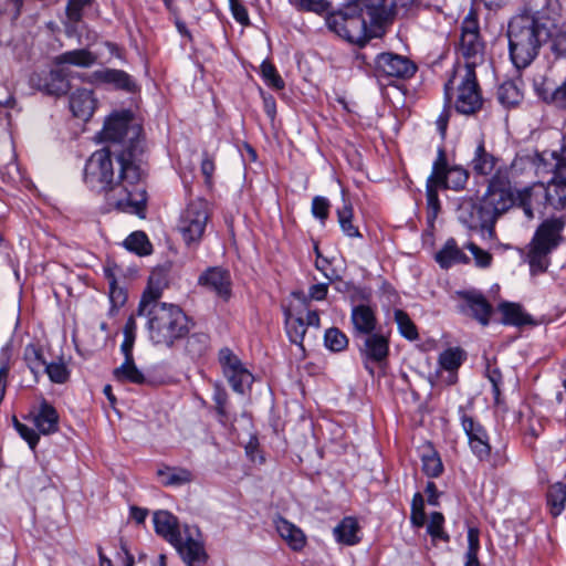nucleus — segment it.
I'll return each instance as SVG.
<instances>
[{
  "label": "nucleus",
  "mask_w": 566,
  "mask_h": 566,
  "mask_svg": "<svg viewBox=\"0 0 566 566\" xmlns=\"http://www.w3.org/2000/svg\"><path fill=\"white\" fill-rule=\"evenodd\" d=\"M155 532L171 544L187 566H199L207 560V554L197 528L185 525L180 528L178 518L168 511L154 513Z\"/></svg>",
  "instance_id": "nucleus-4"
},
{
  "label": "nucleus",
  "mask_w": 566,
  "mask_h": 566,
  "mask_svg": "<svg viewBox=\"0 0 566 566\" xmlns=\"http://www.w3.org/2000/svg\"><path fill=\"white\" fill-rule=\"evenodd\" d=\"M459 54L464 63L455 67H475L485 61V43L481 39L476 14L471 11L462 21Z\"/></svg>",
  "instance_id": "nucleus-10"
},
{
  "label": "nucleus",
  "mask_w": 566,
  "mask_h": 566,
  "mask_svg": "<svg viewBox=\"0 0 566 566\" xmlns=\"http://www.w3.org/2000/svg\"><path fill=\"white\" fill-rule=\"evenodd\" d=\"M416 0H355L359 11L365 12L370 23L384 27L390 23L399 9L411 6Z\"/></svg>",
  "instance_id": "nucleus-14"
},
{
  "label": "nucleus",
  "mask_w": 566,
  "mask_h": 566,
  "mask_svg": "<svg viewBox=\"0 0 566 566\" xmlns=\"http://www.w3.org/2000/svg\"><path fill=\"white\" fill-rule=\"evenodd\" d=\"M429 178L439 187L461 190L468 182L469 172L460 166L449 167L444 149L439 148Z\"/></svg>",
  "instance_id": "nucleus-13"
},
{
  "label": "nucleus",
  "mask_w": 566,
  "mask_h": 566,
  "mask_svg": "<svg viewBox=\"0 0 566 566\" xmlns=\"http://www.w3.org/2000/svg\"><path fill=\"white\" fill-rule=\"evenodd\" d=\"M198 284L213 292L219 298L227 302L231 297L230 273L222 268H209L198 277Z\"/></svg>",
  "instance_id": "nucleus-19"
},
{
  "label": "nucleus",
  "mask_w": 566,
  "mask_h": 566,
  "mask_svg": "<svg viewBox=\"0 0 566 566\" xmlns=\"http://www.w3.org/2000/svg\"><path fill=\"white\" fill-rule=\"evenodd\" d=\"M522 189H514L511 181L503 170H497L492 175L488 189L483 195L481 202L485 209V217L492 218L494 222L513 206L521 208Z\"/></svg>",
  "instance_id": "nucleus-6"
},
{
  "label": "nucleus",
  "mask_w": 566,
  "mask_h": 566,
  "mask_svg": "<svg viewBox=\"0 0 566 566\" xmlns=\"http://www.w3.org/2000/svg\"><path fill=\"white\" fill-rule=\"evenodd\" d=\"M90 81L92 83H106L112 84L116 88L132 91L134 87V82L130 76L122 71L116 69H103L92 73L90 76Z\"/></svg>",
  "instance_id": "nucleus-28"
},
{
  "label": "nucleus",
  "mask_w": 566,
  "mask_h": 566,
  "mask_svg": "<svg viewBox=\"0 0 566 566\" xmlns=\"http://www.w3.org/2000/svg\"><path fill=\"white\" fill-rule=\"evenodd\" d=\"M124 245L127 250L139 255H148L151 253V243L143 231H135L129 234L124 241Z\"/></svg>",
  "instance_id": "nucleus-40"
},
{
  "label": "nucleus",
  "mask_w": 566,
  "mask_h": 566,
  "mask_svg": "<svg viewBox=\"0 0 566 566\" xmlns=\"http://www.w3.org/2000/svg\"><path fill=\"white\" fill-rule=\"evenodd\" d=\"M326 25L344 40L364 45L368 39L366 20L355 3L326 17Z\"/></svg>",
  "instance_id": "nucleus-9"
},
{
  "label": "nucleus",
  "mask_w": 566,
  "mask_h": 566,
  "mask_svg": "<svg viewBox=\"0 0 566 566\" xmlns=\"http://www.w3.org/2000/svg\"><path fill=\"white\" fill-rule=\"evenodd\" d=\"M484 212L485 209L481 201L476 203L471 199H467L458 207V219L470 230H480L493 237L495 222L492 218L489 220V218L484 216Z\"/></svg>",
  "instance_id": "nucleus-15"
},
{
  "label": "nucleus",
  "mask_w": 566,
  "mask_h": 566,
  "mask_svg": "<svg viewBox=\"0 0 566 566\" xmlns=\"http://www.w3.org/2000/svg\"><path fill=\"white\" fill-rule=\"evenodd\" d=\"M376 66L378 72L398 78L411 77L417 66L408 57L394 54V53H381L377 56Z\"/></svg>",
  "instance_id": "nucleus-18"
},
{
  "label": "nucleus",
  "mask_w": 566,
  "mask_h": 566,
  "mask_svg": "<svg viewBox=\"0 0 566 566\" xmlns=\"http://www.w3.org/2000/svg\"><path fill=\"white\" fill-rule=\"evenodd\" d=\"M328 292L327 283L314 284L308 289V293L305 294L302 291L294 292L293 296L307 304L310 301H323Z\"/></svg>",
  "instance_id": "nucleus-49"
},
{
  "label": "nucleus",
  "mask_w": 566,
  "mask_h": 566,
  "mask_svg": "<svg viewBox=\"0 0 566 566\" xmlns=\"http://www.w3.org/2000/svg\"><path fill=\"white\" fill-rule=\"evenodd\" d=\"M210 218L209 202L202 198L190 200L181 211L177 230L187 245L199 243Z\"/></svg>",
  "instance_id": "nucleus-11"
},
{
  "label": "nucleus",
  "mask_w": 566,
  "mask_h": 566,
  "mask_svg": "<svg viewBox=\"0 0 566 566\" xmlns=\"http://www.w3.org/2000/svg\"><path fill=\"white\" fill-rule=\"evenodd\" d=\"M286 332L292 343L301 344L306 333V326L302 318L292 317L289 314L286 317Z\"/></svg>",
  "instance_id": "nucleus-48"
},
{
  "label": "nucleus",
  "mask_w": 566,
  "mask_h": 566,
  "mask_svg": "<svg viewBox=\"0 0 566 566\" xmlns=\"http://www.w3.org/2000/svg\"><path fill=\"white\" fill-rule=\"evenodd\" d=\"M36 77L38 82H35V76L31 78V82L49 95L59 96L65 94L70 90L67 74L64 67L57 66L50 71L44 78H41L40 76Z\"/></svg>",
  "instance_id": "nucleus-23"
},
{
  "label": "nucleus",
  "mask_w": 566,
  "mask_h": 566,
  "mask_svg": "<svg viewBox=\"0 0 566 566\" xmlns=\"http://www.w3.org/2000/svg\"><path fill=\"white\" fill-rule=\"evenodd\" d=\"M114 378L119 382H132L134 385H145V376L136 367L134 359H125L124 363L114 369Z\"/></svg>",
  "instance_id": "nucleus-36"
},
{
  "label": "nucleus",
  "mask_w": 566,
  "mask_h": 566,
  "mask_svg": "<svg viewBox=\"0 0 566 566\" xmlns=\"http://www.w3.org/2000/svg\"><path fill=\"white\" fill-rule=\"evenodd\" d=\"M411 523L417 526H423L426 522V513H424V500L421 493H416L412 497L411 502Z\"/></svg>",
  "instance_id": "nucleus-52"
},
{
  "label": "nucleus",
  "mask_w": 566,
  "mask_h": 566,
  "mask_svg": "<svg viewBox=\"0 0 566 566\" xmlns=\"http://www.w3.org/2000/svg\"><path fill=\"white\" fill-rule=\"evenodd\" d=\"M497 163L499 158L485 148L483 140H480L470 160L472 171L479 176L494 175L499 170Z\"/></svg>",
  "instance_id": "nucleus-25"
},
{
  "label": "nucleus",
  "mask_w": 566,
  "mask_h": 566,
  "mask_svg": "<svg viewBox=\"0 0 566 566\" xmlns=\"http://www.w3.org/2000/svg\"><path fill=\"white\" fill-rule=\"evenodd\" d=\"M436 261L441 268L448 269L457 263H468V256L458 248L453 239L447 241L444 247L436 254Z\"/></svg>",
  "instance_id": "nucleus-35"
},
{
  "label": "nucleus",
  "mask_w": 566,
  "mask_h": 566,
  "mask_svg": "<svg viewBox=\"0 0 566 566\" xmlns=\"http://www.w3.org/2000/svg\"><path fill=\"white\" fill-rule=\"evenodd\" d=\"M142 178L132 153L113 147L94 151L84 169L85 184L103 192L109 207L145 218L147 192Z\"/></svg>",
  "instance_id": "nucleus-1"
},
{
  "label": "nucleus",
  "mask_w": 566,
  "mask_h": 566,
  "mask_svg": "<svg viewBox=\"0 0 566 566\" xmlns=\"http://www.w3.org/2000/svg\"><path fill=\"white\" fill-rule=\"evenodd\" d=\"M394 318L397 323L398 329L400 334L409 340L418 339V331L413 322L410 319L409 315L402 310H395Z\"/></svg>",
  "instance_id": "nucleus-42"
},
{
  "label": "nucleus",
  "mask_w": 566,
  "mask_h": 566,
  "mask_svg": "<svg viewBox=\"0 0 566 566\" xmlns=\"http://www.w3.org/2000/svg\"><path fill=\"white\" fill-rule=\"evenodd\" d=\"M261 74L264 78V81L270 85L271 87L275 90H282L284 87V81L276 72L275 66L269 62L263 61L261 64Z\"/></svg>",
  "instance_id": "nucleus-51"
},
{
  "label": "nucleus",
  "mask_w": 566,
  "mask_h": 566,
  "mask_svg": "<svg viewBox=\"0 0 566 566\" xmlns=\"http://www.w3.org/2000/svg\"><path fill=\"white\" fill-rule=\"evenodd\" d=\"M443 523L444 517L440 512L431 513L427 532L432 537V541L441 539L443 542H449L450 536L444 532Z\"/></svg>",
  "instance_id": "nucleus-46"
},
{
  "label": "nucleus",
  "mask_w": 566,
  "mask_h": 566,
  "mask_svg": "<svg viewBox=\"0 0 566 566\" xmlns=\"http://www.w3.org/2000/svg\"><path fill=\"white\" fill-rule=\"evenodd\" d=\"M157 475L165 486H180L193 481V473L181 467L163 465L158 468Z\"/></svg>",
  "instance_id": "nucleus-31"
},
{
  "label": "nucleus",
  "mask_w": 566,
  "mask_h": 566,
  "mask_svg": "<svg viewBox=\"0 0 566 566\" xmlns=\"http://www.w3.org/2000/svg\"><path fill=\"white\" fill-rule=\"evenodd\" d=\"M352 322L355 331L361 336L373 333L376 327L374 311L366 305H358L353 308Z\"/></svg>",
  "instance_id": "nucleus-34"
},
{
  "label": "nucleus",
  "mask_w": 566,
  "mask_h": 566,
  "mask_svg": "<svg viewBox=\"0 0 566 566\" xmlns=\"http://www.w3.org/2000/svg\"><path fill=\"white\" fill-rule=\"evenodd\" d=\"M96 98L91 90H76L70 97V108L73 115L84 122L88 120L95 112Z\"/></svg>",
  "instance_id": "nucleus-26"
},
{
  "label": "nucleus",
  "mask_w": 566,
  "mask_h": 566,
  "mask_svg": "<svg viewBox=\"0 0 566 566\" xmlns=\"http://www.w3.org/2000/svg\"><path fill=\"white\" fill-rule=\"evenodd\" d=\"M275 525L280 536L289 544L293 551L303 549L306 544V536L300 527L295 526L283 517H280L275 522Z\"/></svg>",
  "instance_id": "nucleus-30"
},
{
  "label": "nucleus",
  "mask_w": 566,
  "mask_h": 566,
  "mask_svg": "<svg viewBox=\"0 0 566 566\" xmlns=\"http://www.w3.org/2000/svg\"><path fill=\"white\" fill-rule=\"evenodd\" d=\"M462 428L468 436L469 442L471 439L485 438L488 436L485 429L478 422L473 420V418L467 416L465 413L461 417Z\"/></svg>",
  "instance_id": "nucleus-54"
},
{
  "label": "nucleus",
  "mask_w": 566,
  "mask_h": 566,
  "mask_svg": "<svg viewBox=\"0 0 566 566\" xmlns=\"http://www.w3.org/2000/svg\"><path fill=\"white\" fill-rule=\"evenodd\" d=\"M421 460L422 470L428 476L437 478L442 473L443 464L436 450L429 449L426 453H422Z\"/></svg>",
  "instance_id": "nucleus-44"
},
{
  "label": "nucleus",
  "mask_w": 566,
  "mask_h": 566,
  "mask_svg": "<svg viewBox=\"0 0 566 566\" xmlns=\"http://www.w3.org/2000/svg\"><path fill=\"white\" fill-rule=\"evenodd\" d=\"M465 248L472 253L476 266L486 269L491 265V263H492V254L491 253L481 249L473 242L468 243L465 245Z\"/></svg>",
  "instance_id": "nucleus-56"
},
{
  "label": "nucleus",
  "mask_w": 566,
  "mask_h": 566,
  "mask_svg": "<svg viewBox=\"0 0 566 566\" xmlns=\"http://www.w3.org/2000/svg\"><path fill=\"white\" fill-rule=\"evenodd\" d=\"M359 524L355 517L347 516L334 528L333 533L338 543L353 546L360 542Z\"/></svg>",
  "instance_id": "nucleus-32"
},
{
  "label": "nucleus",
  "mask_w": 566,
  "mask_h": 566,
  "mask_svg": "<svg viewBox=\"0 0 566 566\" xmlns=\"http://www.w3.org/2000/svg\"><path fill=\"white\" fill-rule=\"evenodd\" d=\"M554 83L546 75L538 74L533 77V87L536 95L548 103L549 96L553 91Z\"/></svg>",
  "instance_id": "nucleus-53"
},
{
  "label": "nucleus",
  "mask_w": 566,
  "mask_h": 566,
  "mask_svg": "<svg viewBox=\"0 0 566 566\" xmlns=\"http://www.w3.org/2000/svg\"><path fill=\"white\" fill-rule=\"evenodd\" d=\"M548 104L557 108H566V80L559 86H553Z\"/></svg>",
  "instance_id": "nucleus-59"
},
{
  "label": "nucleus",
  "mask_w": 566,
  "mask_h": 566,
  "mask_svg": "<svg viewBox=\"0 0 566 566\" xmlns=\"http://www.w3.org/2000/svg\"><path fill=\"white\" fill-rule=\"evenodd\" d=\"M325 346L332 352H342L348 346L347 336L337 327H331L324 335Z\"/></svg>",
  "instance_id": "nucleus-45"
},
{
  "label": "nucleus",
  "mask_w": 566,
  "mask_h": 566,
  "mask_svg": "<svg viewBox=\"0 0 566 566\" xmlns=\"http://www.w3.org/2000/svg\"><path fill=\"white\" fill-rule=\"evenodd\" d=\"M520 198L521 208L527 219H533L534 209H539L542 206L562 210L566 208V184L555 179L547 185L534 184L523 188Z\"/></svg>",
  "instance_id": "nucleus-8"
},
{
  "label": "nucleus",
  "mask_w": 566,
  "mask_h": 566,
  "mask_svg": "<svg viewBox=\"0 0 566 566\" xmlns=\"http://www.w3.org/2000/svg\"><path fill=\"white\" fill-rule=\"evenodd\" d=\"M289 2L298 11L316 14H323L329 9V2L326 0H289Z\"/></svg>",
  "instance_id": "nucleus-47"
},
{
  "label": "nucleus",
  "mask_w": 566,
  "mask_h": 566,
  "mask_svg": "<svg viewBox=\"0 0 566 566\" xmlns=\"http://www.w3.org/2000/svg\"><path fill=\"white\" fill-rule=\"evenodd\" d=\"M472 452L481 460H486L491 454V446L489 443V437L471 439L469 442Z\"/></svg>",
  "instance_id": "nucleus-58"
},
{
  "label": "nucleus",
  "mask_w": 566,
  "mask_h": 566,
  "mask_svg": "<svg viewBox=\"0 0 566 566\" xmlns=\"http://www.w3.org/2000/svg\"><path fill=\"white\" fill-rule=\"evenodd\" d=\"M499 310L503 315L502 322L506 325L522 326L532 323L531 316L524 313L518 304L505 302L499 306Z\"/></svg>",
  "instance_id": "nucleus-37"
},
{
  "label": "nucleus",
  "mask_w": 566,
  "mask_h": 566,
  "mask_svg": "<svg viewBox=\"0 0 566 566\" xmlns=\"http://www.w3.org/2000/svg\"><path fill=\"white\" fill-rule=\"evenodd\" d=\"M551 49L557 56L566 55V30L553 38Z\"/></svg>",
  "instance_id": "nucleus-63"
},
{
  "label": "nucleus",
  "mask_w": 566,
  "mask_h": 566,
  "mask_svg": "<svg viewBox=\"0 0 566 566\" xmlns=\"http://www.w3.org/2000/svg\"><path fill=\"white\" fill-rule=\"evenodd\" d=\"M360 354L366 361L381 364L389 353V339L385 335L370 333L361 336Z\"/></svg>",
  "instance_id": "nucleus-21"
},
{
  "label": "nucleus",
  "mask_w": 566,
  "mask_h": 566,
  "mask_svg": "<svg viewBox=\"0 0 566 566\" xmlns=\"http://www.w3.org/2000/svg\"><path fill=\"white\" fill-rule=\"evenodd\" d=\"M564 229L563 218H547L537 227L532 241L554 251L563 241Z\"/></svg>",
  "instance_id": "nucleus-20"
},
{
  "label": "nucleus",
  "mask_w": 566,
  "mask_h": 566,
  "mask_svg": "<svg viewBox=\"0 0 566 566\" xmlns=\"http://www.w3.org/2000/svg\"><path fill=\"white\" fill-rule=\"evenodd\" d=\"M480 549V532L475 527L468 530V549L465 553L464 566H481L478 559V553Z\"/></svg>",
  "instance_id": "nucleus-43"
},
{
  "label": "nucleus",
  "mask_w": 566,
  "mask_h": 566,
  "mask_svg": "<svg viewBox=\"0 0 566 566\" xmlns=\"http://www.w3.org/2000/svg\"><path fill=\"white\" fill-rule=\"evenodd\" d=\"M547 505L553 516H558L565 510L566 484L557 482L549 486L547 492Z\"/></svg>",
  "instance_id": "nucleus-38"
},
{
  "label": "nucleus",
  "mask_w": 566,
  "mask_h": 566,
  "mask_svg": "<svg viewBox=\"0 0 566 566\" xmlns=\"http://www.w3.org/2000/svg\"><path fill=\"white\" fill-rule=\"evenodd\" d=\"M455 90L454 107L464 115H472L483 106V97L475 71L468 67H454L453 75L446 84V94Z\"/></svg>",
  "instance_id": "nucleus-7"
},
{
  "label": "nucleus",
  "mask_w": 566,
  "mask_h": 566,
  "mask_svg": "<svg viewBox=\"0 0 566 566\" xmlns=\"http://www.w3.org/2000/svg\"><path fill=\"white\" fill-rule=\"evenodd\" d=\"M39 433L49 436L59 431V413L46 400L42 399L31 405L28 413Z\"/></svg>",
  "instance_id": "nucleus-17"
},
{
  "label": "nucleus",
  "mask_w": 566,
  "mask_h": 566,
  "mask_svg": "<svg viewBox=\"0 0 566 566\" xmlns=\"http://www.w3.org/2000/svg\"><path fill=\"white\" fill-rule=\"evenodd\" d=\"M230 9L233 18L241 24L249 23V14L245 7L240 0H229Z\"/></svg>",
  "instance_id": "nucleus-60"
},
{
  "label": "nucleus",
  "mask_w": 566,
  "mask_h": 566,
  "mask_svg": "<svg viewBox=\"0 0 566 566\" xmlns=\"http://www.w3.org/2000/svg\"><path fill=\"white\" fill-rule=\"evenodd\" d=\"M97 61V55L87 49L66 51L54 59L56 66L74 65L77 67H90Z\"/></svg>",
  "instance_id": "nucleus-29"
},
{
  "label": "nucleus",
  "mask_w": 566,
  "mask_h": 566,
  "mask_svg": "<svg viewBox=\"0 0 566 566\" xmlns=\"http://www.w3.org/2000/svg\"><path fill=\"white\" fill-rule=\"evenodd\" d=\"M506 35L510 59L518 70L527 67L552 38L547 23L530 13L513 17Z\"/></svg>",
  "instance_id": "nucleus-2"
},
{
  "label": "nucleus",
  "mask_w": 566,
  "mask_h": 566,
  "mask_svg": "<svg viewBox=\"0 0 566 566\" xmlns=\"http://www.w3.org/2000/svg\"><path fill=\"white\" fill-rule=\"evenodd\" d=\"M167 275L164 270H154L148 279V286L144 292L140 302H145V306L153 303H159L163 290L167 286Z\"/></svg>",
  "instance_id": "nucleus-33"
},
{
  "label": "nucleus",
  "mask_w": 566,
  "mask_h": 566,
  "mask_svg": "<svg viewBox=\"0 0 566 566\" xmlns=\"http://www.w3.org/2000/svg\"><path fill=\"white\" fill-rule=\"evenodd\" d=\"M439 186L436 185L433 181H430V178L427 179V188H426V195H427V207L429 211V218L436 219L439 211H440V201L438 196V188Z\"/></svg>",
  "instance_id": "nucleus-50"
},
{
  "label": "nucleus",
  "mask_w": 566,
  "mask_h": 566,
  "mask_svg": "<svg viewBox=\"0 0 566 566\" xmlns=\"http://www.w3.org/2000/svg\"><path fill=\"white\" fill-rule=\"evenodd\" d=\"M142 134V126L134 120L133 113L124 109L112 113L105 120L101 139L108 143L106 147L129 150L135 158V150Z\"/></svg>",
  "instance_id": "nucleus-5"
},
{
  "label": "nucleus",
  "mask_w": 566,
  "mask_h": 566,
  "mask_svg": "<svg viewBox=\"0 0 566 566\" xmlns=\"http://www.w3.org/2000/svg\"><path fill=\"white\" fill-rule=\"evenodd\" d=\"M464 358L465 353L460 347H451L440 354V367L443 371L447 373L446 377L442 374L440 377L447 386H453L457 384V370L461 366Z\"/></svg>",
  "instance_id": "nucleus-24"
},
{
  "label": "nucleus",
  "mask_w": 566,
  "mask_h": 566,
  "mask_svg": "<svg viewBox=\"0 0 566 566\" xmlns=\"http://www.w3.org/2000/svg\"><path fill=\"white\" fill-rule=\"evenodd\" d=\"M94 0H69L66 15L72 22L81 21L83 10L92 4Z\"/></svg>",
  "instance_id": "nucleus-55"
},
{
  "label": "nucleus",
  "mask_w": 566,
  "mask_h": 566,
  "mask_svg": "<svg viewBox=\"0 0 566 566\" xmlns=\"http://www.w3.org/2000/svg\"><path fill=\"white\" fill-rule=\"evenodd\" d=\"M17 431L20 434V437L28 442L29 447L32 450H34L40 440L39 432H36L34 429L28 427L24 423L22 426H19V429Z\"/></svg>",
  "instance_id": "nucleus-61"
},
{
  "label": "nucleus",
  "mask_w": 566,
  "mask_h": 566,
  "mask_svg": "<svg viewBox=\"0 0 566 566\" xmlns=\"http://www.w3.org/2000/svg\"><path fill=\"white\" fill-rule=\"evenodd\" d=\"M137 314L145 316L150 340L155 345L170 347L189 333V321L184 311L171 303L139 302Z\"/></svg>",
  "instance_id": "nucleus-3"
},
{
  "label": "nucleus",
  "mask_w": 566,
  "mask_h": 566,
  "mask_svg": "<svg viewBox=\"0 0 566 566\" xmlns=\"http://www.w3.org/2000/svg\"><path fill=\"white\" fill-rule=\"evenodd\" d=\"M25 358L29 361V367L32 373L36 374L39 369L43 368L51 381L55 384H64L69 378V370L64 363L59 361L46 364L42 360L41 354L34 348L31 350L27 349Z\"/></svg>",
  "instance_id": "nucleus-22"
},
{
  "label": "nucleus",
  "mask_w": 566,
  "mask_h": 566,
  "mask_svg": "<svg viewBox=\"0 0 566 566\" xmlns=\"http://www.w3.org/2000/svg\"><path fill=\"white\" fill-rule=\"evenodd\" d=\"M461 300L460 312L476 319L483 326L488 325L492 314V306L482 293L475 290L458 292Z\"/></svg>",
  "instance_id": "nucleus-16"
},
{
  "label": "nucleus",
  "mask_w": 566,
  "mask_h": 566,
  "mask_svg": "<svg viewBox=\"0 0 566 566\" xmlns=\"http://www.w3.org/2000/svg\"><path fill=\"white\" fill-rule=\"evenodd\" d=\"M553 250L539 245L531 240L527 245L526 262L530 265L532 275L543 274L551 264V253Z\"/></svg>",
  "instance_id": "nucleus-27"
},
{
  "label": "nucleus",
  "mask_w": 566,
  "mask_h": 566,
  "mask_svg": "<svg viewBox=\"0 0 566 566\" xmlns=\"http://www.w3.org/2000/svg\"><path fill=\"white\" fill-rule=\"evenodd\" d=\"M331 203L327 198L316 196L312 200V213L323 223L328 218Z\"/></svg>",
  "instance_id": "nucleus-57"
},
{
  "label": "nucleus",
  "mask_w": 566,
  "mask_h": 566,
  "mask_svg": "<svg viewBox=\"0 0 566 566\" xmlns=\"http://www.w3.org/2000/svg\"><path fill=\"white\" fill-rule=\"evenodd\" d=\"M338 223L343 232L349 238H358L360 233L353 224V208L352 205L344 200L342 208L337 209Z\"/></svg>",
  "instance_id": "nucleus-41"
},
{
  "label": "nucleus",
  "mask_w": 566,
  "mask_h": 566,
  "mask_svg": "<svg viewBox=\"0 0 566 566\" xmlns=\"http://www.w3.org/2000/svg\"><path fill=\"white\" fill-rule=\"evenodd\" d=\"M213 400L216 402V410H217L218 415L220 416L219 420L221 422H224L228 419V411H227L228 395H227V391H214Z\"/></svg>",
  "instance_id": "nucleus-62"
},
{
  "label": "nucleus",
  "mask_w": 566,
  "mask_h": 566,
  "mask_svg": "<svg viewBox=\"0 0 566 566\" xmlns=\"http://www.w3.org/2000/svg\"><path fill=\"white\" fill-rule=\"evenodd\" d=\"M219 363L228 384L232 389H250L254 384L261 385V379L229 348L219 352Z\"/></svg>",
  "instance_id": "nucleus-12"
},
{
  "label": "nucleus",
  "mask_w": 566,
  "mask_h": 566,
  "mask_svg": "<svg viewBox=\"0 0 566 566\" xmlns=\"http://www.w3.org/2000/svg\"><path fill=\"white\" fill-rule=\"evenodd\" d=\"M497 98L506 107H514L523 99V93L515 81H506L497 88Z\"/></svg>",
  "instance_id": "nucleus-39"
},
{
  "label": "nucleus",
  "mask_w": 566,
  "mask_h": 566,
  "mask_svg": "<svg viewBox=\"0 0 566 566\" xmlns=\"http://www.w3.org/2000/svg\"><path fill=\"white\" fill-rule=\"evenodd\" d=\"M553 179L566 184V153L557 160Z\"/></svg>",
  "instance_id": "nucleus-64"
}]
</instances>
